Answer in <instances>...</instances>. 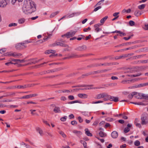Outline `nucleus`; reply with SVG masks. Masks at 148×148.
I'll list each match as a JSON object with an SVG mask.
<instances>
[{
	"mask_svg": "<svg viewBox=\"0 0 148 148\" xmlns=\"http://www.w3.org/2000/svg\"><path fill=\"white\" fill-rule=\"evenodd\" d=\"M36 10L34 2L31 0H26L22 8L23 12L25 14H31Z\"/></svg>",
	"mask_w": 148,
	"mask_h": 148,
	"instance_id": "obj_1",
	"label": "nucleus"
},
{
	"mask_svg": "<svg viewBox=\"0 0 148 148\" xmlns=\"http://www.w3.org/2000/svg\"><path fill=\"white\" fill-rule=\"evenodd\" d=\"M26 46L25 45L24 43H19L16 44L15 48L17 50H21L25 48Z\"/></svg>",
	"mask_w": 148,
	"mask_h": 148,
	"instance_id": "obj_2",
	"label": "nucleus"
},
{
	"mask_svg": "<svg viewBox=\"0 0 148 148\" xmlns=\"http://www.w3.org/2000/svg\"><path fill=\"white\" fill-rule=\"evenodd\" d=\"M8 55L10 56H13L16 58H18L20 56L22 55V54L16 52H10L8 53Z\"/></svg>",
	"mask_w": 148,
	"mask_h": 148,
	"instance_id": "obj_3",
	"label": "nucleus"
},
{
	"mask_svg": "<svg viewBox=\"0 0 148 148\" xmlns=\"http://www.w3.org/2000/svg\"><path fill=\"white\" fill-rule=\"evenodd\" d=\"M108 96L107 93H100L97 95L95 98L96 99H99L102 98H104Z\"/></svg>",
	"mask_w": 148,
	"mask_h": 148,
	"instance_id": "obj_4",
	"label": "nucleus"
},
{
	"mask_svg": "<svg viewBox=\"0 0 148 148\" xmlns=\"http://www.w3.org/2000/svg\"><path fill=\"white\" fill-rule=\"evenodd\" d=\"M76 33V32L75 31L72 32H69L65 34L62 35V37L66 36L67 38H69L71 37H72Z\"/></svg>",
	"mask_w": 148,
	"mask_h": 148,
	"instance_id": "obj_5",
	"label": "nucleus"
},
{
	"mask_svg": "<svg viewBox=\"0 0 148 148\" xmlns=\"http://www.w3.org/2000/svg\"><path fill=\"white\" fill-rule=\"evenodd\" d=\"M141 124L143 125H146L147 123V118L146 116H142L141 118Z\"/></svg>",
	"mask_w": 148,
	"mask_h": 148,
	"instance_id": "obj_6",
	"label": "nucleus"
},
{
	"mask_svg": "<svg viewBox=\"0 0 148 148\" xmlns=\"http://www.w3.org/2000/svg\"><path fill=\"white\" fill-rule=\"evenodd\" d=\"M8 2V0H0V7H5Z\"/></svg>",
	"mask_w": 148,
	"mask_h": 148,
	"instance_id": "obj_7",
	"label": "nucleus"
},
{
	"mask_svg": "<svg viewBox=\"0 0 148 148\" xmlns=\"http://www.w3.org/2000/svg\"><path fill=\"white\" fill-rule=\"evenodd\" d=\"M107 96L110 97V100L111 101H114L117 102L119 101V99L117 97H113L110 95H108Z\"/></svg>",
	"mask_w": 148,
	"mask_h": 148,
	"instance_id": "obj_8",
	"label": "nucleus"
},
{
	"mask_svg": "<svg viewBox=\"0 0 148 148\" xmlns=\"http://www.w3.org/2000/svg\"><path fill=\"white\" fill-rule=\"evenodd\" d=\"M86 49V47L85 45L76 48L75 49L78 51H82L85 50Z\"/></svg>",
	"mask_w": 148,
	"mask_h": 148,
	"instance_id": "obj_9",
	"label": "nucleus"
},
{
	"mask_svg": "<svg viewBox=\"0 0 148 148\" xmlns=\"http://www.w3.org/2000/svg\"><path fill=\"white\" fill-rule=\"evenodd\" d=\"M134 97L137 99H142L141 93H138L136 92H134Z\"/></svg>",
	"mask_w": 148,
	"mask_h": 148,
	"instance_id": "obj_10",
	"label": "nucleus"
},
{
	"mask_svg": "<svg viewBox=\"0 0 148 148\" xmlns=\"http://www.w3.org/2000/svg\"><path fill=\"white\" fill-rule=\"evenodd\" d=\"M112 137L113 138H116L118 136V133L116 131H114L111 134Z\"/></svg>",
	"mask_w": 148,
	"mask_h": 148,
	"instance_id": "obj_11",
	"label": "nucleus"
},
{
	"mask_svg": "<svg viewBox=\"0 0 148 148\" xmlns=\"http://www.w3.org/2000/svg\"><path fill=\"white\" fill-rule=\"evenodd\" d=\"M73 132L74 134H76L77 136L78 137H79V136L82 134V132L81 131L76 130H73Z\"/></svg>",
	"mask_w": 148,
	"mask_h": 148,
	"instance_id": "obj_12",
	"label": "nucleus"
},
{
	"mask_svg": "<svg viewBox=\"0 0 148 148\" xmlns=\"http://www.w3.org/2000/svg\"><path fill=\"white\" fill-rule=\"evenodd\" d=\"M78 96L80 98L85 99L87 97V95L85 94H78Z\"/></svg>",
	"mask_w": 148,
	"mask_h": 148,
	"instance_id": "obj_13",
	"label": "nucleus"
},
{
	"mask_svg": "<svg viewBox=\"0 0 148 148\" xmlns=\"http://www.w3.org/2000/svg\"><path fill=\"white\" fill-rule=\"evenodd\" d=\"M85 134L88 136H92V134L90 133L88 128H86L85 130Z\"/></svg>",
	"mask_w": 148,
	"mask_h": 148,
	"instance_id": "obj_14",
	"label": "nucleus"
},
{
	"mask_svg": "<svg viewBox=\"0 0 148 148\" xmlns=\"http://www.w3.org/2000/svg\"><path fill=\"white\" fill-rule=\"evenodd\" d=\"M80 12H78L77 13H73L69 15L68 17L69 18L72 17L74 16H77L80 14Z\"/></svg>",
	"mask_w": 148,
	"mask_h": 148,
	"instance_id": "obj_15",
	"label": "nucleus"
},
{
	"mask_svg": "<svg viewBox=\"0 0 148 148\" xmlns=\"http://www.w3.org/2000/svg\"><path fill=\"white\" fill-rule=\"evenodd\" d=\"M99 134L100 136L101 137H106L107 135L106 133L103 132L102 131L100 132L99 133Z\"/></svg>",
	"mask_w": 148,
	"mask_h": 148,
	"instance_id": "obj_16",
	"label": "nucleus"
},
{
	"mask_svg": "<svg viewBox=\"0 0 148 148\" xmlns=\"http://www.w3.org/2000/svg\"><path fill=\"white\" fill-rule=\"evenodd\" d=\"M53 111L55 113H60L61 110L59 107H56L53 110Z\"/></svg>",
	"mask_w": 148,
	"mask_h": 148,
	"instance_id": "obj_17",
	"label": "nucleus"
},
{
	"mask_svg": "<svg viewBox=\"0 0 148 148\" xmlns=\"http://www.w3.org/2000/svg\"><path fill=\"white\" fill-rule=\"evenodd\" d=\"M141 97L142 99H145L148 100V95L141 93Z\"/></svg>",
	"mask_w": 148,
	"mask_h": 148,
	"instance_id": "obj_18",
	"label": "nucleus"
},
{
	"mask_svg": "<svg viewBox=\"0 0 148 148\" xmlns=\"http://www.w3.org/2000/svg\"><path fill=\"white\" fill-rule=\"evenodd\" d=\"M108 16H105L104 17L102 18L100 21V22L102 24V25L103 24L106 20L108 18Z\"/></svg>",
	"mask_w": 148,
	"mask_h": 148,
	"instance_id": "obj_19",
	"label": "nucleus"
},
{
	"mask_svg": "<svg viewBox=\"0 0 148 148\" xmlns=\"http://www.w3.org/2000/svg\"><path fill=\"white\" fill-rule=\"evenodd\" d=\"M57 45L58 46H60L64 47H66L67 46V45L60 42H57Z\"/></svg>",
	"mask_w": 148,
	"mask_h": 148,
	"instance_id": "obj_20",
	"label": "nucleus"
},
{
	"mask_svg": "<svg viewBox=\"0 0 148 148\" xmlns=\"http://www.w3.org/2000/svg\"><path fill=\"white\" fill-rule=\"evenodd\" d=\"M142 14L141 12L139 10H136L134 12L135 15L137 16L140 15Z\"/></svg>",
	"mask_w": 148,
	"mask_h": 148,
	"instance_id": "obj_21",
	"label": "nucleus"
},
{
	"mask_svg": "<svg viewBox=\"0 0 148 148\" xmlns=\"http://www.w3.org/2000/svg\"><path fill=\"white\" fill-rule=\"evenodd\" d=\"M36 131L38 132L41 136H42L43 132L41 129L39 127H37L36 129Z\"/></svg>",
	"mask_w": 148,
	"mask_h": 148,
	"instance_id": "obj_22",
	"label": "nucleus"
},
{
	"mask_svg": "<svg viewBox=\"0 0 148 148\" xmlns=\"http://www.w3.org/2000/svg\"><path fill=\"white\" fill-rule=\"evenodd\" d=\"M139 87L141 88L148 86V82L139 84Z\"/></svg>",
	"mask_w": 148,
	"mask_h": 148,
	"instance_id": "obj_23",
	"label": "nucleus"
},
{
	"mask_svg": "<svg viewBox=\"0 0 148 148\" xmlns=\"http://www.w3.org/2000/svg\"><path fill=\"white\" fill-rule=\"evenodd\" d=\"M113 64L112 63H105L104 64H101L100 65H99V66H107L112 65Z\"/></svg>",
	"mask_w": 148,
	"mask_h": 148,
	"instance_id": "obj_24",
	"label": "nucleus"
},
{
	"mask_svg": "<svg viewBox=\"0 0 148 148\" xmlns=\"http://www.w3.org/2000/svg\"><path fill=\"white\" fill-rule=\"evenodd\" d=\"M25 22V19L24 18H21L18 20V23L19 24H23Z\"/></svg>",
	"mask_w": 148,
	"mask_h": 148,
	"instance_id": "obj_25",
	"label": "nucleus"
},
{
	"mask_svg": "<svg viewBox=\"0 0 148 148\" xmlns=\"http://www.w3.org/2000/svg\"><path fill=\"white\" fill-rule=\"evenodd\" d=\"M78 56L75 54H72L68 56L69 58H77Z\"/></svg>",
	"mask_w": 148,
	"mask_h": 148,
	"instance_id": "obj_26",
	"label": "nucleus"
},
{
	"mask_svg": "<svg viewBox=\"0 0 148 148\" xmlns=\"http://www.w3.org/2000/svg\"><path fill=\"white\" fill-rule=\"evenodd\" d=\"M145 6V5L143 4L138 6V8L140 10H142L144 9Z\"/></svg>",
	"mask_w": 148,
	"mask_h": 148,
	"instance_id": "obj_27",
	"label": "nucleus"
},
{
	"mask_svg": "<svg viewBox=\"0 0 148 148\" xmlns=\"http://www.w3.org/2000/svg\"><path fill=\"white\" fill-rule=\"evenodd\" d=\"M56 52L55 51V50H48L47 51V52H46L45 53L46 54H49L50 53H52L53 54L54 53Z\"/></svg>",
	"mask_w": 148,
	"mask_h": 148,
	"instance_id": "obj_28",
	"label": "nucleus"
},
{
	"mask_svg": "<svg viewBox=\"0 0 148 148\" xmlns=\"http://www.w3.org/2000/svg\"><path fill=\"white\" fill-rule=\"evenodd\" d=\"M80 142L83 145L84 148H87L86 143L85 141L81 140Z\"/></svg>",
	"mask_w": 148,
	"mask_h": 148,
	"instance_id": "obj_29",
	"label": "nucleus"
},
{
	"mask_svg": "<svg viewBox=\"0 0 148 148\" xmlns=\"http://www.w3.org/2000/svg\"><path fill=\"white\" fill-rule=\"evenodd\" d=\"M75 103H80L81 102L78 100H75V101H72L69 102H68V103L69 104H72Z\"/></svg>",
	"mask_w": 148,
	"mask_h": 148,
	"instance_id": "obj_30",
	"label": "nucleus"
},
{
	"mask_svg": "<svg viewBox=\"0 0 148 148\" xmlns=\"http://www.w3.org/2000/svg\"><path fill=\"white\" fill-rule=\"evenodd\" d=\"M134 96V92H133L128 95V98H129V99H131Z\"/></svg>",
	"mask_w": 148,
	"mask_h": 148,
	"instance_id": "obj_31",
	"label": "nucleus"
},
{
	"mask_svg": "<svg viewBox=\"0 0 148 148\" xmlns=\"http://www.w3.org/2000/svg\"><path fill=\"white\" fill-rule=\"evenodd\" d=\"M82 114L86 116H89V114L88 112L84 111L82 112Z\"/></svg>",
	"mask_w": 148,
	"mask_h": 148,
	"instance_id": "obj_32",
	"label": "nucleus"
},
{
	"mask_svg": "<svg viewBox=\"0 0 148 148\" xmlns=\"http://www.w3.org/2000/svg\"><path fill=\"white\" fill-rule=\"evenodd\" d=\"M58 13V12H54L51 14L50 16V18H53Z\"/></svg>",
	"mask_w": 148,
	"mask_h": 148,
	"instance_id": "obj_33",
	"label": "nucleus"
},
{
	"mask_svg": "<svg viewBox=\"0 0 148 148\" xmlns=\"http://www.w3.org/2000/svg\"><path fill=\"white\" fill-rule=\"evenodd\" d=\"M30 98V95H27L25 96H24L23 97H21L20 99H28L29 98Z\"/></svg>",
	"mask_w": 148,
	"mask_h": 148,
	"instance_id": "obj_34",
	"label": "nucleus"
},
{
	"mask_svg": "<svg viewBox=\"0 0 148 148\" xmlns=\"http://www.w3.org/2000/svg\"><path fill=\"white\" fill-rule=\"evenodd\" d=\"M59 132L64 138H65L66 137V135L62 131H60Z\"/></svg>",
	"mask_w": 148,
	"mask_h": 148,
	"instance_id": "obj_35",
	"label": "nucleus"
},
{
	"mask_svg": "<svg viewBox=\"0 0 148 148\" xmlns=\"http://www.w3.org/2000/svg\"><path fill=\"white\" fill-rule=\"evenodd\" d=\"M134 145L136 146H138L140 144V143L139 140H136L134 143Z\"/></svg>",
	"mask_w": 148,
	"mask_h": 148,
	"instance_id": "obj_36",
	"label": "nucleus"
},
{
	"mask_svg": "<svg viewBox=\"0 0 148 148\" xmlns=\"http://www.w3.org/2000/svg\"><path fill=\"white\" fill-rule=\"evenodd\" d=\"M87 86L86 85H84V84H82V85H77L76 86H74L73 87H86Z\"/></svg>",
	"mask_w": 148,
	"mask_h": 148,
	"instance_id": "obj_37",
	"label": "nucleus"
},
{
	"mask_svg": "<svg viewBox=\"0 0 148 148\" xmlns=\"http://www.w3.org/2000/svg\"><path fill=\"white\" fill-rule=\"evenodd\" d=\"M120 34V36H125L126 35V34L125 33H123L120 31H119V33Z\"/></svg>",
	"mask_w": 148,
	"mask_h": 148,
	"instance_id": "obj_38",
	"label": "nucleus"
},
{
	"mask_svg": "<svg viewBox=\"0 0 148 148\" xmlns=\"http://www.w3.org/2000/svg\"><path fill=\"white\" fill-rule=\"evenodd\" d=\"M17 25V23H11L9 24L8 26L9 27H12L13 26H16Z\"/></svg>",
	"mask_w": 148,
	"mask_h": 148,
	"instance_id": "obj_39",
	"label": "nucleus"
},
{
	"mask_svg": "<svg viewBox=\"0 0 148 148\" xmlns=\"http://www.w3.org/2000/svg\"><path fill=\"white\" fill-rule=\"evenodd\" d=\"M129 24L131 26H133L135 25V22L131 20L129 22Z\"/></svg>",
	"mask_w": 148,
	"mask_h": 148,
	"instance_id": "obj_40",
	"label": "nucleus"
},
{
	"mask_svg": "<svg viewBox=\"0 0 148 148\" xmlns=\"http://www.w3.org/2000/svg\"><path fill=\"white\" fill-rule=\"evenodd\" d=\"M126 56L125 55L124 56H116L115 58V59H116V60L119 59H121V58H122L123 57H125Z\"/></svg>",
	"mask_w": 148,
	"mask_h": 148,
	"instance_id": "obj_41",
	"label": "nucleus"
},
{
	"mask_svg": "<svg viewBox=\"0 0 148 148\" xmlns=\"http://www.w3.org/2000/svg\"><path fill=\"white\" fill-rule=\"evenodd\" d=\"M67 118V116H65L63 117H62L60 119V120L62 121H66Z\"/></svg>",
	"mask_w": 148,
	"mask_h": 148,
	"instance_id": "obj_42",
	"label": "nucleus"
},
{
	"mask_svg": "<svg viewBox=\"0 0 148 148\" xmlns=\"http://www.w3.org/2000/svg\"><path fill=\"white\" fill-rule=\"evenodd\" d=\"M130 130V129L128 128V127H127L125 128L124 130V132L125 133H127L129 132Z\"/></svg>",
	"mask_w": 148,
	"mask_h": 148,
	"instance_id": "obj_43",
	"label": "nucleus"
},
{
	"mask_svg": "<svg viewBox=\"0 0 148 148\" xmlns=\"http://www.w3.org/2000/svg\"><path fill=\"white\" fill-rule=\"evenodd\" d=\"M133 36V35L132 34L130 36H129L128 38L126 37H124L123 38V39L126 40H129V39H130Z\"/></svg>",
	"mask_w": 148,
	"mask_h": 148,
	"instance_id": "obj_44",
	"label": "nucleus"
},
{
	"mask_svg": "<svg viewBox=\"0 0 148 148\" xmlns=\"http://www.w3.org/2000/svg\"><path fill=\"white\" fill-rule=\"evenodd\" d=\"M6 51V49L5 48H3L0 49V53L1 54L3 53Z\"/></svg>",
	"mask_w": 148,
	"mask_h": 148,
	"instance_id": "obj_45",
	"label": "nucleus"
},
{
	"mask_svg": "<svg viewBox=\"0 0 148 148\" xmlns=\"http://www.w3.org/2000/svg\"><path fill=\"white\" fill-rule=\"evenodd\" d=\"M131 88H139V84H136L134 86H133L131 87Z\"/></svg>",
	"mask_w": 148,
	"mask_h": 148,
	"instance_id": "obj_46",
	"label": "nucleus"
},
{
	"mask_svg": "<svg viewBox=\"0 0 148 148\" xmlns=\"http://www.w3.org/2000/svg\"><path fill=\"white\" fill-rule=\"evenodd\" d=\"M103 102V101H101L100 100H99L97 101H96V102H93L92 103V104H96V103H102Z\"/></svg>",
	"mask_w": 148,
	"mask_h": 148,
	"instance_id": "obj_47",
	"label": "nucleus"
},
{
	"mask_svg": "<svg viewBox=\"0 0 148 148\" xmlns=\"http://www.w3.org/2000/svg\"><path fill=\"white\" fill-rule=\"evenodd\" d=\"M68 98L71 100H73L74 99V97L73 95H69L68 97Z\"/></svg>",
	"mask_w": 148,
	"mask_h": 148,
	"instance_id": "obj_48",
	"label": "nucleus"
},
{
	"mask_svg": "<svg viewBox=\"0 0 148 148\" xmlns=\"http://www.w3.org/2000/svg\"><path fill=\"white\" fill-rule=\"evenodd\" d=\"M17 88H26V85H25L24 86H17Z\"/></svg>",
	"mask_w": 148,
	"mask_h": 148,
	"instance_id": "obj_49",
	"label": "nucleus"
},
{
	"mask_svg": "<svg viewBox=\"0 0 148 148\" xmlns=\"http://www.w3.org/2000/svg\"><path fill=\"white\" fill-rule=\"evenodd\" d=\"M12 61L14 62H15L14 63H16H16H18V62H19V61H20V60L19 59H14L12 60Z\"/></svg>",
	"mask_w": 148,
	"mask_h": 148,
	"instance_id": "obj_50",
	"label": "nucleus"
},
{
	"mask_svg": "<svg viewBox=\"0 0 148 148\" xmlns=\"http://www.w3.org/2000/svg\"><path fill=\"white\" fill-rule=\"evenodd\" d=\"M141 75V73H138L137 74L132 75V76L133 77H136L139 76H140Z\"/></svg>",
	"mask_w": 148,
	"mask_h": 148,
	"instance_id": "obj_51",
	"label": "nucleus"
},
{
	"mask_svg": "<svg viewBox=\"0 0 148 148\" xmlns=\"http://www.w3.org/2000/svg\"><path fill=\"white\" fill-rule=\"evenodd\" d=\"M127 45V43H123L121 44L116 46L115 47H121V46H123L125 45Z\"/></svg>",
	"mask_w": 148,
	"mask_h": 148,
	"instance_id": "obj_52",
	"label": "nucleus"
},
{
	"mask_svg": "<svg viewBox=\"0 0 148 148\" xmlns=\"http://www.w3.org/2000/svg\"><path fill=\"white\" fill-rule=\"evenodd\" d=\"M101 8V6H99L95 8L94 10V11L95 12L97 11L99 9Z\"/></svg>",
	"mask_w": 148,
	"mask_h": 148,
	"instance_id": "obj_53",
	"label": "nucleus"
},
{
	"mask_svg": "<svg viewBox=\"0 0 148 148\" xmlns=\"http://www.w3.org/2000/svg\"><path fill=\"white\" fill-rule=\"evenodd\" d=\"M42 121L43 123L46 124V125L49 126V127L50 126V124L47 122V121H46L44 120H43Z\"/></svg>",
	"mask_w": 148,
	"mask_h": 148,
	"instance_id": "obj_54",
	"label": "nucleus"
},
{
	"mask_svg": "<svg viewBox=\"0 0 148 148\" xmlns=\"http://www.w3.org/2000/svg\"><path fill=\"white\" fill-rule=\"evenodd\" d=\"M78 119L79 123H81L83 122V120L81 116H79L78 117Z\"/></svg>",
	"mask_w": 148,
	"mask_h": 148,
	"instance_id": "obj_55",
	"label": "nucleus"
},
{
	"mask_svg": "<svg viewBox=\"0 0 148 148\" xmlns=\"http://www.w3.org/2000/svg\"><path fill=\"white\" fill-rule=\"evenodd\" d=\"M125 114V113H123V115L122 116V118H123V119H127L128 117L127 116L124 115Z\"/></svg>",
	"mask_w": 148,
	"mask_h": 148,
	"instance_id": "obj_56",
	"label": "nucleus"
},
{
	"mask_svg": "<svg viewBox=\"0 0 148 148\" xmlns=\"http://www.w3.org/2000/svg\"><path fill=\"white\" fill-rule=\"evenodd\" d=\"M140 62L141 63H148V59L147 60H143L140 61Z\"/></svg>",
	"mask_w": 148,
	"mask_h": 148,
	"instance_id": "obj_57",
	"label": "nucleus"
},
{
	"mask_svg": "<svg viewBox=\"0 0 148 148\" xmlns=\"http://www.w3.org/2000/svg\"><path fill=\"white\" fill-rule=\"evenodd\" d=\"M66 98L64 96H62L60 98V100L62 101H65L66 100Z\"/></svg>",
	"mask_w": 148,
	"mask_h": 148,
	"instance_id": "obj_58",
	"label": "nucleus"
},
{
	"mask_svg": "<svg viewBox=\"0 0 148 148\" xmlns=\"http://www.w3.org/2000/svg\"><path fill=\"white\" fill-rule=\"evenodd\" d=\"M71 124L72 125H74L75 124H77V122L75 121H72L71 122Z\"/></svg>",
	"mask_w": 148,
	"mask_h": 148,
	"instance_id": "obj_59",
	"label": "nucleus"
},
{
	"mask_svg": "<svg viewBox=\"0 0 148 148\" xmlns=\"http://www.w3.org/2000/svg\"><path fill=\"white\" fill-rule=\"evenodd\" d=\"M91 29V28L90 27H88L87 28L84 29L83 30L84 32H87V30H90Z\"/></svg>",
	"mask_w": 148,
	"mask_h": 148,
	"instance_id": "obj_60",
	"label": "nucleus"
},
{
	"mask_svg": "<svg viewBox=\"0 0 148 148\" xmlns=\"http://www.w3.org/2000/svg\"><path fill=\"white\" fill-rule=\"evenodd\" d=\"M46 133L48 134V135L49 136L51 137H53V135L52 133L51 132H47Z\"/></svg>",
	"mask_w": 148,
	"mask_h": 148,
	"instance_id": "obj_61",
	"label": "nucleus"
},
{
	"mask_svg": "<svg viewBox=\"0 0 148 148\" xmlns=\"http://www.w3.org/2000/svg\"><path fill=\"white\" fill-rule=\"evenodd\" d=\"M58 71V69H53L51 70V73L56 72Z\"/></svg>",
	"mask_w": 148,
	"mask_h": 148,
	"instance_id": "obj_62",
	"label": "nucleus"
},
{
	"mask_svg": "<svg viewBox=\"0 0 148 148\" xmlns=\"http://www.w3.org/2000/svg\"><path fill=\"white\" fill-rule=\"evenodd\" d=\"M111 79L112 80H115L118 79V78L116 76H113L111 77Z\"/></svg>",
	"mask_w": 148,
	"mask_h": 148,
	"instance_id": "obj_63",
	"label": "nucleus"
},
{
	"mask_svg": "<svg viewBox=\"0 0 148 148\" xmlns=\"http://www.w3.org/2000/svg\"><path fill=\"white\" fill-rule=\"evenodd\" d=\"M144 28L145 30H148V24L145 25Z\"/></svg>",
	"mask_w": 148,
	"mask_h": 148,
	"instance_id": "obj_64",
	"label": "nucleus"
}]
</instances>
